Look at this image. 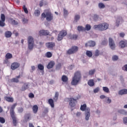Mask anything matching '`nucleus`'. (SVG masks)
Returning <instances> with one entry per match:
<instances>
[{"instance_id": "obj_1", "label": "nucleus", "mask_w": 127, "mask_h": 127, "mask_svg": "<svg viewBox=\"0 0 127 127\" xmlns=\"http://www.w3.org/2000/svg\"><path fill=\"white\" fill-rule=\"evenodd\" d=\"M81 79L82 74L81 73V71L79 70L76 71L72 78L71 85H72V86H77V85L79 84L80 81H81Z\"/></svg>"}, {"instance_id": "obj_2", "label": "nucleus", "mask_w": 127, "mask_h": 127, "mask_svg": "<svg viewBox=\"0 0 127 127\" xmlns=\"http://www.w3.org/2000/svg\"><path fill=\"white\" fill-rule=\"evenodd\" d=\"M93 28L94 29L98 28L100 31H104V30H107L109 28V25L107 23H103L99 25H95Z\"/></svg>"}, {"instance_id": "obj_3", "label": "nucleus", "mask_w": 127, "mask_h": 127, "mask_svg": "<svg viewBox=\"0 0 127 127\" xmlns=\"http://www.w3.org/2000/svg\"><path fill=\"white\" fill-rule=\"evenodd\" d=\"M42 18H46V20L47 21H51L53 20V14H52V13L49 11H47L45 13L43 12L42 15Z\"/></svg>"}, {"instance_id": "obj_4", "label": "nucleus", "mask_w": 127, "mask_h": 127, "mask_svg": "<svg viewBox=\"0 0 127 127\" xmlns=\"http://www.w3.org/2000/svg\"><path fill=\"white\" fill-rule=\"evenodd\" d=\"M28 49L29 50H32L34 46V40L33 38L31 36H29L28 38Z\"/></svg>"}, {"instance_id": "obj_5", "label": "nucleus", "mask_w": 127, "mask_h": 127, "mask_svg": "<svg viewBox=\"0 0 127 127\" xmlns=\"http://www.w3.org/2000/svg\"><path fill=\"white\" fill-rule=\"evenodd\" d=\"M78 50H79V47L76 46H73L66 51V54H68V55L74 54V53H76Z\"/></svg>"}, {"instance_id": "obj_6", "label": "nucleus", "mask_w": 127, "mask_h": 127, "mask_svg": "<svg viewBox=\"0 0 127 127\" xmlns=\"http://www.w3.org/2000/svg\"><path fill=\"white\" fill-rule=\"evenodd\" d=\"M66 35H67V31L66 30L61 31L58 36V41H61L63 39V37H65Z\"/></svg>"}, {"instance_id": "obj_7", "label": "nucleus", "mask_w": 127, "mask_h": 127, "mask_svg": "<svg viewBox=\"0 0 127 127\" xmlns=\"http://www.w3.org/2000/svg\"><path fill=\"white\" fill-rule=\"evenodd\" d=\"M0 19L1 20H0V26H1V27L5 26V15H4V14H0Z\"/></svg>"}, {"instance_id": "obj_8", "label": "nucleus", "mask_w": 127, "mask_h": 127, "mask_svg": "<svg viewBox=\"0 0 127 127\" xmlns=\"http://www.w3.org/2000/svg\"><path fill=\"white\" fill-rule=\"evenodd\" d=\"M109 44L110 48L112 49V50H115V49L116 48V44H115V42L113 38H109Z\"/></svg>"}, {"instance_id": "obj_9", "label": "nucleus", "mask_w": 127, "mask_h": 127, "mask_svg": "<svg viewBox=\"0 0 127 127\" xmlns=\"http://www.w3.org/2000/svg\"><path fill=\"white\" fill-rule=\"evenodd\" d=\"M46 47L48 49H50V50H53L54 47H55V43L54 42L46 43Z\"/></svg>"}, {"instance_id": "obj_10", "label": "nucleus", "mask_w": 127, "mask_h": 127, "mask_svg": "<svg viewBox=\"0 0 127 127\" xmlns=\"http://www.w3.org/2000/svg\"><path fill=\"white\" fill-rule=\"evenodd\" d=\"M20 67V64L17 62H14L11 64L10 68L12 70H16Z\"/></svg>"}, {"instance_id": "obj_11", "label": "nucleus", "mask_w": 127, "mask_h": 127, "mask_svg": "<svg viewBox=\"0 0 127 127\" xmlns=\"http://www.w3.org/2000/svg\"><path fill=\"white\" fill-rule=\"evenodd\" d=\"M76 103H77V100L74 98L69 99V106L71 108H74L76 106Z\"/></svg>"}, {"instance_id": "obj_12", "label": "nucleus", "mask_w": 127, "mask_h": 127, "mask_svg": "<svg viewBox=\"0 0 127 127\" xmlns=\"http://www.w3.org/2000/svg\"><path fill=\"white\" fill-rule=\"evenodd\" d=\"M119 47L121 48H125V47H127V40H122L119 42Z\"/></svg>"}, {"instance_id": "obj_13", "label": "nucleus", "mask_w": 127, "mask_h": 127, "mask_svg": "<svg viewBox=\"0 0 127 127\" xmlns=\"http://www.w3.org/2000/svg\"><path fill=\"white\" fill-rule=\"evenodd\" d=\"M96 46V42L93 41H89L85 44V47H94Z\"/></svg>"}, {"instance_id": "obj_14", "label": "nucleus", "mask_w": 127, "mask_h": 127, "mask_svg": "<svg viewBox=\"0 0 127 127\" xmlns=\"http://www.w3.org/2000/svg\"><path fill=\"white\" fill-rule=\"evenodd\" d=\"M49 33H50V32H49V31L48 30H41L39 31V35H40V36H42V35L47 36V35H49Z\"/></svg>"}, {"instance_id": "obj_15", "label": "nucleus", "mask_w": 127, "mask_h": 127, "mask_svg": "<svg viewBox=\"0 0 127 127\" xmlns=\"http://www.w3.org/2000/svg\"><path fill=\"white\" fill-rule=\"evenodd\" d=\"M90 115L91 114L90 113V108H88L85 112V120L86 121H89Z\"/></svg>"}, {"instance_id": "obj_16", "label": "nucleus", "mask_w": 127, "mask_h": 127, "mask_svg": "<svg viewBox=\"0 0 127 127\" xmlns=\"http://www.w3.org/2000/svg\"><path fill=\"white\" fill-rule=\"evenodd\" d=\"M17 106V103L13 104L10 109V115H15V112H14V109H15V107Z\"/></svg>"}, {"instance_id": "obj_17", "label": "nucleus", "mask_w": 127, "mask_h": 127, "mask_svg": "<svg viewBox=\"0 0 127 127\" xmlns=\"http://www.w3.org/2000/svg\"><path fill=\"white\" fill-rule=\"evenodd\" d=\"M20 78V75H19L18 76H17L16 78H13L10 80L11 83H18L19 82V79Z\"/></svg>"}, {"instance_id": "obj_18", "label": "nucleus", "mask_w": 127, "mask_h": 127, "mask_svg": "<svg viewBox=\"0 0 127 127\" xmlns=\"http://www.w3.org/2000/svg\"><path fill=\"white\" fill-rule=\"evenodd\" d=\"M55 65V62L54 61H51L47 65V68L48 69H51L54 67V65Z\"/></svg>"}, {"instance_id": "obj_19", "label": "nucleus", "mask_w": 127, "mask_h": 127, "mask_svg": "<svg viewBox=\"0 0 127 127\" xmlns=\"http://www.w3.org/2000/svg\"><path fill=\"white\" fill-rule=\"evenodd\" d=\"M11 118L13 120V124L15 127L16 126V124H17V122L16 121V117H15V114H11L10 115Z\"/></svg>"}, {"instance_id": "obj_20", "label": "nucleus", "mask_w": 127, "mask_h": 127, "mask_svg": "<svg viewBox=\"0 0 127 127\" xmlns=\"http://www.w3.org/2000/svg\"><path fill=\"white\" fill-rule=\"evenodd\" d=\"M32 110L34 114H37L38 112V106L37 105H35L32 107Z\"/></svg>"}, {"instance_id": "obj_21", "label": "nucleus", "mask_w": 127, "mask_h": 127, "mask_svg": "<svg viewBox=\"0 0 127 127\" xmlns=\"http://www.w3.org/2000/svg\"><path fill=\"white\" fill-rule=\"evenodd\" d=\"M11 35H12V33L9 31H7L5 32V37L6 38H9V37H11Z\"/></svg>"}, {"instance_id": "obj_22", "label": "nucleus", "mask_w": 127, "mask_h": 127, "mask_svg": "<svg viewBox=\"0 0 127 127\" xmlns=\"http://www.w3.org/2000/svg\"><path fill=\"white\" fill-rule=\"evenodd\" d=\"M4 99L9 103H13V98L12 97L6 96L4 97Z\"/></svg>"}, {"instance_id": "obj_23", "label": "nucleus", "mask_w": 127, "mask_h": 127, "mask_svg": "<svg viewBox=\"0 0 127 127\" xmlns=\"http://www.w3.org/2000/svg\"><path fill=\"white\" fill-rule=\"evenodd\" d=\"M9 21L13 25H17V24H18V22L17 21L13 20L12 18H9Z\"/></svg>"}, {"instance_id": "obj_24", "label": "nucleus", "mask_w": 127, "mask_h": 127, "mask_svg": "<svg viewBox=\"0 0 127 127\" xmlns=\"http://www.w3.org/2000/svg\"><path fill=\"white\" fill-rule=\"evenodd\" d=\"M48 103L49 105H50L51 108H54L55 105H54V101H53V99L50 98L48 100Z\"/></svg>"}, {"instance_id": "obj_25", "label": "nucleus", "mask_w": 127, "mask_h": 127, "mask_svg": "<svg viewBox=\"0 0 127 127\" xmlns=\"http://www.w3.org/2000/svg\"><path fill=\"white\" fill-rule=\"evenodd\" d=\"M127 94V89H122L119 91V95H126Z\"/></svg>"}, {"instance_id": "obj_26", "label": "nucleus", "mask_w": 127, "mask_h": 127, "mask_svg": "<svg viewBox=\"0 0 127 127\" xmlns=\"http://www.w3.org/2000/svg\"><path fill=\"white\" fill-rule=\"evenodd\" d=\"M62 81L64 83L68 82V77L65 75H63L62 77Z\"/></svg>"}, {"instance_id": "obj_27", "label": "nucleus", "mask_w": 127, "mask_h": 127, "mask_svg": "<svg viewBox=\"0 0 127 127\" xmlns=\"http://www.w3.org/2000/svg\"><path fill=\"white\" fill-rule=\"evenodd\" d=\"M87 105L86 104H84L82 105H81L80 107V110L81 111H82L83 112H84V111H85L86 112V110H87Z\"/></svg>"}, {"instance_id": "obj_28", "label": "nucleus", "mask_w": 127, "mask_h": 127, "mask_svg": "<svg viewBox=\"0 0 127 127\" xmlns=\"http://www.w3.org/2000/svg\"><path fill=\"white\" fill-rule=\"evenodd\" d=\"M5 58L6 59H11V58H12V54L9 53H7L5 56Z\"/></svg>"}, {"instance_id": "obj_29", "label": "nucleus", "mask_w": 127, "mask_h": 127, "mask_svg": "<svg viewBox=\"0 0 127 127\" xmlns=\"http://www.w3.org/2000/svg\"><path fill=\"white\" fill-rule=\"evenodd\" d=\"M88 84L90 87H93L94 85H95V83H94V79H90L88 81Z\"/></svg>"}, {"instance_id": "obj_30", "label": "nucleus", "mask_w": 127, "mask_h": 127, "mask_svg": "<svg viewBox=\"0 0 127 127\" xmlns=\"http://www.w3.org/2000/svg\"><path fill=\"white\" fill-rule=\"evenodd\" d=\"M77 38H78V35H72L69 36V39L76 40Z\"/></svg>"}, {"instance_id": "obj_31", "label": "nucleus", "mask_w": 127, "mask_h": 127, "mask_svg": "<svg viewBox=\"0 0 127 127\" xmlns=\"http://www.w3.org/2000/svg\"><path fill=\"white\" fill-rule=\"evenodd\" d=\"M86 55L88 57H92L93 56V53L91 51H87Z\"/></svg>"}, {"instance_id": "obj_32", "label": "nucleus", "mask_w": 127, "mask_h": 127, "mask_svg": "<svg viewBox=\"0 0 127 127\" xmlns=\"http://www.w3.org/2000/svg\"><path fill=\"white\" fill-rule=\"evenodd\" d=\"M45 56L47 58H51V57H52V53L50 52H48L46 53Z\"/></svg>"}, {"instance_id": "obj_33", "label": "nucleus", "mask_w": 127, "mask_h": 127, "mask_svg": "<svg viewBox=\"0 0 127 127\" xmlns=\"http://www.w3.org/2000/svg\"><path fill=\"white\" fill-rule=\"evenodd\" d=\"M100 55V51L99 50H96L94 53V56L98 57Z\"/></svg>"}, {"instance_id": "obj_34", "label": "nucleus", "mask_w": 127, "mask_h": 127, "mask_svg": "<svg viewBox=\"0 0 127 127\" xmlns=\"http://www.w3.org/2000/svg\"><path fill=\"white\" fill-rule=\"evenodd\" d=\"M58 97H59V93L58 92H56L55 95L54 97V100L57 102V100H58Z\"/></svg>"}, {"instance_id": "obj_35", "label": "nucleus", "mask_w": 127, "mask_h": 127, "mask_svg": "<svg viewBox=\"0 0 127 127\" xmlns=\"http://www.w3.org/2000/svg\"><path fill=\"white\" fill-rule=\"evenodd\" d=\"M77 30H78V31H85L86 29H85L83 26H78L77 27Z\"/></svg>"}, {"instance_id": "obj_36", "label": "nucleus", "mask_w": 127, "mask_h": 127, "mask_svg": "<svg viewBox=\"0 0 127 127\" xmlns=\"http://www.w3.org/2000/svg\"><path fill=\"white\" fill-rule=\"evenodd\" d=\"M31 117V115L29 113H28L25 115V120H27V121H29V120H30Z\"/></svg>"}, {"instance_id": "obj_37", "label": "nucleus", "mask_w": 127, "mask_h": 127, "mask_svg": "<svg viewBox=\"0 0 127 127\" xmlns=\"http://www.w3.org/2000/svg\"><path fill=\"white\" fill-rule=\"evenodd\" d=\"M27 88H28V85L24 84V85L22 86L21 91H25V90H26Z\"/></svg>"}, {"instance_id": "obj_38", "label": "nucleus", "mask_w": 127, "mask_h": 127, "mask_svg": "<svg viewBox=\"0 0 127 127\" xmlns=\"http://www.w3.org/2000/svg\"><path fill=\"white\" fill-rule=\"evenodd\" d=\"M122 19H123V18L122 17L118 18L117 19L116 22V26H119V25H120V21L122 20Z\"/></svg>"}, {"instance_id": "obj_39", "label": "nucleus", "mask_w": 127, "mask_h": 127, "mask_svg": "<svg viewBox=\"0 0 127 127\" xmlns=\"http://www.w3.org/2000/svg\"><path fill=\"white\" fill-rule=\"evenodd\" d=\"M38 68L39 69V70H41V71L44 70V66H43V65L42 64H39L38 65Z\"/></svg>"}, {"instance_id": "obj_40", "label": "nucleus", "mask_w": 127, "mask_h": 127, "mask_svg": "<svg viewBox=\"0 0 127 127\" xmlns=\"http://www.w3.org/2000/svg\"><path fill=\"white\" fill-rule=\"evenodd\" d=\"M85 30L89 31V30H91V25L90 24H86L85 26V28H84Z\"/></svg>"}, {"instance_id": "obj_41", "label": "nucleus", "mask_w": 127, "mask_h": 127, "mask_svg": "<svg viewBox=\"0 0 127 127\" xmlns=\"http://www.w3.org/2000/svg\"><path fill=\"white\" fill-rule=\"evenodd\" d=\"M79 19H80V15H75L74 16V21L77 22V21H78V20H79Z\"/></svg>"}, {"instance_id": "obj_42", "label": "nucleus", "mask_w": 127, "mask_h": 127, "mask_svg": "<svg viewBox=\"0 0 127 127\" xmlns=\"http://www.w3.org/2000/svg\"><path fill=\"white\" fill-rule=\"evenodd\" d=\"M35 15H36V16H39V15H40V11H39V10H35Z\"/></svg>"}, {"instance_id": "obj_43", "label": "nucleus", "mask_w": 127, "mask_h": 127, "mask_svg": "<svg viewBox=\"0 0 127 127\" xmlns=\"http://www.w3.org/2000/svg\"><path fill=\"white\" fill-rule=\"evenodd\" d=\"M103 90L104 92H105V93H110V90L107 87H103Z\"/></svg>"}, {"instance_id": "obj_44", "label": "nucleus", "mask_w": 127, "mask_h": 127, "mask_svg": "<svg viewBox=\"0 0 127 127\" xmlns=\"http://www.w3.org/2000/svg\"><path fill=\"white\" fill-rule=\"evenodd\" d=\"M119 60V56H118L117 55H114L112 57V60L113 61H117V60Z\"/></svg>"}, {"instance_id": "obj_45", "label": "nucleus", "mask_w": 127, "mask_h": 127, "mask_svg": "<svg viewBox=\"0 0 127 127\" xmlns=\"http://www.w3.org/2000/svg\"><path fill=\"white\" fill-rule=\"evenodd\" d=\"M95 72H96V69H91L89 70V75H94V74H95Z\"/></svg>"}, {"instance_id": "obj_46", "label": "nucleus", "mask_w": 127, "mask_h": 127, "mask_svg": "<svg viewBox=\"0 0 127 127\" xmlns=\"http://www.w3.org/2000/svg\"><path fill=\"white\" fill-rule=\"evenodd\" d=\"M23 9L25 12V13H28V10H27V8H26L25 5H24L23 6Z\"/></svg>"}, {"instance_id": "obj_47", "label": "nucleus", "mask_w": 127, "mask_h": 127, "mask_svg": "<svg viewBox=\"0 0 127 127\" xmlns=\"http://www.w3.org/2000/svg\"><path fill=\"white\" fill-rule=\"evenodd\" d=\"M122 69L123 71H125L126 72H127V64L124 65L122 67Z\"/></svg>"}, {"instance_id": "obj_48", "label": "nucleus", "mask_w": 127, "mask_h": 127, "mask_svg": "<svg viewBox=\"0 0 127 127\" xmlns=\"http://www.w3.org/2000/svg\"><path fill=\"white\" fill-rule=\"evenodd\" d=\"M98 6L99 8H105V4L103 3H99Z\"/></svg>"}, {"instance_id": "obj_49", "label": "nucleus", "mask_w": 127, "mask_h": 127, "mask_svg": "<svg viewBox=\"0 0 127 127\" xmlns=\"http://www.w3.org/2000/svg\"><path fill=\"white\" fill-rule=\"evenodd\" d=\"M93 19H94V20H98V19H99V15H98L97 14H94L93 15Z\"/></svg>"}, {"instance_id": "obj_50", "label": "nucleus", "mask_w": 127, "mask_h": 127, "mask_svg": "<svg viewBox=\"0 0 127 127\" xmlns=\"http://www.w3.org/2000/svg\"><path fill=\"white\" fill-rule=\"evenodd\" d=\"M0 123L1 124H4L5 123V120L2 117H0Z\"/></svg>"}, {"instance_id": "obj_51", "label": "nucleus", "mask_w": 127, "mask_h": 127, "mask_svg": "<svg viewBox=\"0 0 127 127\" xmlns=\"http://www.w3.org/2000/svg\"><path fill=\"white\" fill-rule=\"evenodd\" d=\"M102 44H103V45H107V44H108V40H107V39H104V40L102 41Z\"/></svg>"}, {"instance_id": "obj_52", "label": "nucleus", "mask_w": 127, "mask_h": 127, "mask_svg": "<svg viewBox=\"0 0 127 127\" xmlns=\"http://www.w3.org/2000/svg\"><path fill=\"white\" fill-rule=\"evenodd\" d=\"M60 68H61V64H59L57 65L56 69H57V70H59Z\"/></svg>"}, {"instance_id": "obj_53", "label": "nucleus", "mask_w": 127, "mask_h": 127, "mask_svg": "<svg viewBox=\"0 0 127 127\" xmlns=\"http://www.w3.org/2000/svg\"><path fill=\"white\" fill-rule=\"evenodd\" d=\"M64 16L68 15V11L65 9H64Z\"/></svg>"}, {"instance_id": "obj_54", "label": "nucleus", "mask_w": 127, "mask_h": 127, "mask_svg": "<svg viewBox=\"0 0 127 127\" xmlns=\"http://www.w3.org/2000/svg\"><path fill=\"white\" fill-rule=\"evenodd\" d=\"M125 35H126V34L124 32L120 33V37H122V38H124V37H125Z\"/></svg>"}, {"instance_id": "obj_55", "label": "nucleus", "mask_w": 127, "mask_h": 127, "mask_svg": "<svg viewBox=\"0 0 127 127\" xmlns=\"http://www.w3.org/2000/svg\"><path fill=\"white\" fill-rule=\"evenodd\" d=\"M18 113H22V112H23V108H19L18 110Z\"/></svg>"}, {"instance_id": "obj_56", "label": "nucleus", "mask_w": 127, "mask_h": 127, "mask_svg": "<svg viewBox=\"0 0 127 127\" xmlns=\"http://www.w3.org/2000/svg\"><path fill=\"white\" fill-rule=\"evenodd\" d=\"M124 124H127V117H124L123 118Z\"/></svg>"}, {"instance_id": "obj_57", "label": "nucleus", "mask_w": 127, "mask_h": 127, "mask_svg": "<svg viewBox=\"0 0 127 127\" xmlns=\"http://www.w3.org/2000/svg\"><path fill=\"white\" fill-rule=\"evenodd\" d=\"M8 64V59H6L3 61V64Z\"/></svg>"}, {"instance_id": "obj_58", "label": "nucleus", "mask_w": 127, "mask_h": 127, "mask_svg": "<svg viewBox=\"0 0 127 127\" xmlns=\"http://www.w3.org/2000/svg\"><path fill=\"white\" fill-rule=\"evenodd\" d=\"M99 90H100V88L99 87H97V88H95L94 90V93H98V92H99Z\"/></svg>"}, {"instance_id": "obj_59", "label": "nucleus", "mask_w": 127, "mask_h": 127, "mask_svg": "<svg viewBox=\"0 0 127 127\" xmlns=\"http://www.w3.org/2000/svg\"><path fill=\"white\" fill-rule=\"evenodd\" d=\"M34 97V94L32 93H30L29 94V98H33Z\"/></svg>"}, {"instance_id": "obj_60", "label": "nucleus", "mask_w": 127, "mask_h": 127, "mask_svg": "<svg viewBox=\"0 0 127 127\" xmlns=\"http://www.w3.org/2000/svg\"><path fill=\"white\" fill-rule=\"evenodd\" d=\"M23 23H27V22H28V20H27V19L24 18L23 19Z\"/></svg>"}, {"instance_id": "obj_61", "label": "nucleus", "mask_w": 127, "mask_h": 127, "mask_svg": "<svg viewBox=\"0 0 127 127\" xmlns=\"http://www.w3.org/2000/svg\"><path fill=\"white\" fill-rule=\"evenodd\" d=\"M106 103H107V104H111V103H112V100L110 99V98H108L107 101H106Z\"/></svg>"}, {"instance_id": "obj_62", "label": "nucleus", "mask_w": 127, "mask_h": 127, "mask_svg": "<svg viewBox=\"0 0 127 127\" xmlns=\"http://www.w3.org/2000/svg\"><path fill=\"white\" fill-rule=\"evenodd\" d=\"M119 113H120V114H122L123 115H124L125 114V110H119Z\"/></svg>"}, {"instance_id": "obj_63", "label": "nucleus", "mask_w": 127, "mask_h": 127, "mask_svg": "<svg viewBox=\"0 0 127 127\" xmlns=\"http://www.w3.org/2000/svg\"><path fill=\"white\" fill-rule=\"evenodd\" d=\"M39 5L41 7V6H43V1H40Z\"/></svg>"}, {"instance_id": "obj_64", "label": "nucleus", "mask_w": 127, "mask_h": 127, "mask_svg": "<svg viewBox=\"0 0 127 127\" xmlns=\"http://www.w3.org/2000/svg\"><path fill=\"white\" fill-rule=\"evenodd\" d=\"M29 127H34V126H33V124H32V123H29Z\"/></svg>"}]
</instances>
